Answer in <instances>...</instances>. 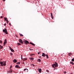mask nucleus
<instances>
[{
	"instance_id": "nucleus-4",
	"label": "nucleus",
	"mask_w": 74,
	"mask_h": 74,
	"mask_svg": "<svg viewBox=\"0 0 74 74\" xmlns=\"http://www.w3.org/2000/svg\"><path fill=\"white\" fill-rule=\"evenodd\" d=\"M24 42L25 44H29V41H27L26 40H25L24 41Z\"/></svg>"
},
{
	"instance_id": "nucleus-33",
	"label": "nucleus",
	"mask_w": 74,
	"mask_h": 74,
	"mask_svg": "<svg viewBox=\"0 0 74 74\" xmlns=\"http://www.w3.org/2000/svg\"><path fill=\"white\" fill-rule=\"evenodd\" d=\"M4 26H6V23H5L4 24Z\"/></svg>"
},
{
	"instance_id": "nucleus-14",
	"label": "nucleus",
	"mask_w": 74,
	"mask_h": 74,
	"mask_svg": "<svg viewBox=\"0 0 74 74\" xmlns=\"http://www.w3.org/2000/svg\"><path fill=\"white\" fill-rule=\"evenodd\" d=\"M3 48V46L1 45H0V49H2Z\"/></svg>"
},
{
	"instance_id": "nucleus-30",
	"label": "nucleus",
	"mask_w": 74,
	"mask_h": 74,
	"mask_svg": "<svg viewBox=\"0 0 74 74\" xmlns=\"http://www.w3.org/2000/svg\"><path fill=\"white\" fill-rule=\"evenodd\" d=\"M46 71L47 72V73H49V71H48V70H47Z\"/></svg>"
},
{
	"instance_id": "nucleus-21",
	"label": "nucleus",
	"mask_w": 74,
	"mask_h": 74,
	"mask_svg": "<svg viewBox=\"0 0 74 74\" xmlns=\"http://www.w3.org/2000/svg\"><path fill=\"white\" fill-rule=\"evenodd\" d=\"M38 62H41V60H40V59H38Z\"/></svg>"
},
{
	"instance_id": "nucleus-3",
	"label": "nucleus",
	"mask_w": 74,
	"mask_h": 74,
	"mask_svg": "<svg viewBox=\"0 0 74 74\" xmlns=\"http://www.w3.org/2000/svg\"><path fill=\"white\" fill-rule=\"evenodd\" d=\"M3 32L4 33H5L6 34H8V32H7V29H5L3 30Z\"/></svg>"
},
{
	"instance_id": "nucleus-42",
	"label": "nucleus",
	"mask_w": 74,
	"mask_h": 74,
	"mask_svg": "<svg viewBox=\"0 0 74 74\" xmlns=\"http://www.w3.org/2000/svg\"><path fill=\"white\" fill-rule=\"evenodd\" d=\"M33 66H34V64H32Z\"/></svg>"
},
{
	"instance_id": "nucleus-22",
	"label": "nucleus",
	"mask_w": 74,
	"mask_h": 74,
	"mask_svg": "<svg viewBox=\"0 0 74 74\" xmlns=\"http://www.w3.org/2000/svg\"><path fill=\"white\" fill-rule=\"evenodd\" d=\"M30 59L31 60H34V58H30Z\"/></svg>"
},
{
	"instance_id": "nucleus-27",
	"label": "nucleus",
	"mask_w": 74,
	"mask_h": 74,
	"mask_svg": "<svg viewBox=\"0 0 74 74\" xmlns=\"http://www.w3.org/2000/svg\"><path fill=\"white\" fill-rule=\"evenodd\" d=\"M3 42L1 40H0V43H1V44H2Z\"/></svg>"
},
{
	"instance_id": "nucleus-2",
	"label": "nucleus",
	"mask_w": 74,
	"mask_h": 74,
	"mask_svg": "<svg viewBox=\"0 0 74 74\" xmlns=\"http://www.w3.org/2000/svg\"><path fill=\"white\" fill-rule=\"evenodd\" d=\"M3 63H3V62H1L0 64H1V66H5L6 65V62L4 61Z\"/></svg>"
},
{
	"instance_id": "nucleus-5",
	"label": "nucleus",
	"mask_w": 74,
	"mask_h": 74,
	"mask_svg": "<svg viewBox=\"0 0 74 74\" xmlns=\"http://www.w3.org/2000/svg\"><path fill=\"white\" fill-rule=\"evenodd\" d=\"M19 42L21 43V44H23V41L21 39H20L19 40Z\"/></svg>"
},
{
	"instance_id": "nucleus-31",
	"label": "nucleus",
	"mask_w": 74,
	"mask_h": 74,
	"mask_svg": "<svg viewBox=\"0 0 74 74\" xmlns=\"http://www.w3.org/2000/svg\"><path fill=\"white\" fill-rule=\"evenodd\" d=\"M64 74H66V72H64Z\"/></svg>"
},
{
	"instance_id": "nucleus-29",
	"label": "nucleus",
	"mask_w": 74,
	"mask_h": 74,
	"mask_svg": "<svg viewBox=\"0 0 74 74\" xmlns=\"http://www.w3.org/2000/svg\"><path fill=\"white\" fill-rule=\"evenodd\" d=\"M10 55H12V53H10Z\"/></svg>"
},
{
	"instance_id": "nucleus-39",
	"label": "nucleus",
	"mask_w": 74,
	"mask_h": 74,
	"mask_svg": "<svg viewBox=\"0 0 74 74\" xmlns=\"http://www.w3.org/2000/svg\"><path fill=\"white\" fill-rule=\"evenodd\" d=\"M34 55V54H31V55L32 56H33V55Z\"/></svg>"
},
{
	"instance_id": "nucleus-28",
	"label": "nucleus",
	"mask_w": 74,
	"mask_h": 74,
	"mask_svg": "<svg viewBox=\"0 0 74 74\" xmlns=\"http://www.w3.org/2000/svg\"><path fill=\"white\" fill-rule=\"evenodd\" d=\"M46 57L47 58H48V55H46Z\"/></svg>"
},
{
	"instance_id": "nucleus-11",
	"label": "nucleus",
	"mask_w": 74,
	"mask_h": 74,
	"mask_svg": "<svg viewBox=\"0 0 74 74\" xmlns=\"http://www.w3.org/2000/svg\"><path fill=\"white\" fill-rule=\"evenodd\" d=\"M51 16L52 19H53V14L52 13H51Z\"/></svg>"
},
{
	"instance_id": "nucleus-43",
	"label": "nucleus",
	"mask_w": 74,
	"mask_h": 74,
	"mask_svg": "<svg viewBox=\"0 0 74 74\" xmlns=\"http://www.w3.org/2000/svg\"><path fill=\"white\" fill-rule=\"evenodd\" d=\"M22 58V55L21 56V58Z\"/></svg>"
},
{
	"instance_id": "nucleus-17",
	"label": "nucleus",
	"mask_w": 74,
	"mask_h": 74,
	"mask_svg": "<svg viewBox=\"0 0 74 74\" xmlns=\"http://www.w3.org/2000/svg\"><path fill=\"white\" fill-rule=\"evenodd\" d=\"M15 67L16 68H20V67H19V66L18 65H16Z\"/></svg>"
},
{
	"instance_id": "nucleus-6",
	"label": "nucleus",
	"mask_w": 74,
	"mask_h": 74,
	"mask_svg": "<svg viewBox=\"0 0 74 74\" xmlns=\"http://www.w3.org/2000/svg\"><path fill=\"white\" fill-rule=\"evenodd\" d=\"M6 44H7V40L5 39L4 40V45H5Z\"/></svg>"
},
{
	"instance_id": "nucleus-1",
	"label": "nucleus",
	"mask_w": 74,
	"mask_h": 74,
	"mask_svg": "<svg viewBox=\"0 0 74 74\" xmlns=\"http://www.w3.org/2000/svg\"><path fill=\"white\" fill-rule=\"evenodd\" d=\"M52 66L53 68H56V67H57L58 66V63L56 62L55 64L52 65Z\"/></svg>"
},
{
	"instance_id": "nucleus-20",
	"label": "nucleus",
	"mask_w": 74,
	"mask_h": 74,
	"mask_svg": "<svg viewBox=\"0 0 74 74\" xmlns=\"http://www.w3.org/2000/svg\"><path fill=\"white\" fill-rule=\"evenodd\" d=\"M70 63L71 64H72L73 65H74V63H73V62H70Z\"/></svg>"
},
{
	"instance_id": "nucleus-32",
	"label": "nucleus",
	"mask_w": 74,
	"mask_h": 74,
	"mask_svg": "<svg viewBox=\"0 0 74 74\" xmlns=\"http://www.w3.org/2000/svg\"><path fill=\"white\" fill-rule=\"evenodd\" d=\"M9 25H10V26H11V23H9Z\"/></svg>"
},
{
	"instance_id": "nucleus-10",
	"label": "nucleus",
	"mask_w": 74,
	"mask_h": 74,
	"mask_svg": "<svg viewBox=\"0 0 74 74\" xmlns=\"http://www.w3.org/2000/svg\"><path fill=\"white\" fill-rule=\"evenodd\" d=\"M29 44H31L32 45H33L34 46H35V45L33 43L30 42L29 43Z\"/></svg>"
},
{
	"instance_id": "nucleus-45",
	"label": "nucleus",
	"mask_w": 74,
	"mask_h": 74,
	"mask_svg": "<svg viewBox=\"0 0 74 74\" xmlns=\"http://www.w3.org/2000/svg\"><path fill=\"white\" fill-rule=\"evenodd\" d=\"M55 69H56V68L54 69V70H55Z\"/></svg>"
},
{
	"instance_id": "nucleus-35",
	"label": "nucleus",
	"mask_w": 74,
	"mask_h": 74,
	"mask_svg": "<svg viewBox=\"0 0 74 74\" xmlns=\"http://www.w3.org/2000/svg\"><path fill=\"white\" fill-rule=\"evenodd\" d=\"M12 67V66H10V69H11Z\"/></svg>"
},
{
	"instance_id": "nucleus-24",
	"label": "nucleus",
	"mask_w": 74,
	"mask_h": 74,
	"mask_svg": "<svg viewBox=\"0 0 74 74\" xmlns=\"http://www.w3.org/2000/svg\"><path fill=\"white\" fill-rule=\"evenodd\" d=\"M71 61L74 62V58L72 59Z\"/></svg>"
},
{
	"instance_id": "nucleus-41",
	"label": "nucleus",
	"mask_w": 74,
	"mask_h": 74,
	"mask_svg": "<svg viewBox=\"0 0 74 74\" xmlns=\"http://www.w3.org/2000/svg\"><path fill=\"white\" fill-rule=\"evenodd\" d=\"M3 1H5V0H3Z\"/></svg>"
},
{
	"instance_id": "nucleus-9",
	"label": "nucleus",
	"mask_w": 74,
	"mask_h": 74,
	"mask_svg": "<svg viewBox=\"0 0 74 74\" xmlns=\"http://www.w3.org/2000/svg\"><path fill=\"white\" fill-rule=\"evenodd\" d=\"M27 60V58H24L23 59V60L24 61Z\"/></svg>"
},
{
	"instance_id": "nucleus-26",
	"label": "nucleus",
	"mask_w": 74,
	"mask_h": 74,
	"mask_svg": "<svg viewBox=\"0 0 74 74\" xmlns=\"http://www.w3.org/2000/svg\"><path fill=\"white\" fill-rule=\"evenodd\" d=\"M17 64H20V62H18L17 63Z\"/></svg>"
},
{
	"instance_id": "nucleus-7",
	"label": "nucleus",
	"mask_w": 74,
	"mask_h": 74,
	"mask_svg": "<svg viewBox=\"0 0 74 74\" xmlns=\"http://www.w3.org/2000/svg\"><path fill=\"white\" fill-rule=\"evenodd\" d=\"M10 49L11 51H12V52H14V50L12 49L11 47H10Z\"/></svg>"
},
{
	"instance_id": "nucleus-36",
	"label": "nucleus",
	"mask_w": 74,
	"mask_h": 74,
	"mask_svg": "<svg viewBox=\"0 0 74 74\" xmlns=\"http://www.w3.org/2000/svg\"><path fill=\"white\" fill-rule=\"evenodd\" d=\"M7 23H8L9 22V21H7Z\"/></svg>"
},
{
	"instance_id": "nucleus-19",
	"label": "nucleus",
	"mask_w": 74,
	"mask_h": 74,
	"mask_svg": "<svg viewBox=\"0 0 74 74\" xmlns=\"http://www.w3.org/2000/svg\"><path fill=\"white\" fill-rule=\"evenodd\" d=\"M12 69H10V73H12Z\"/></svg>"
},
{
	"instance_id": "nucleus-13",
	"label": "nucleus",
	"mask_w": 74,
	"mask_h": 74,
	"mask_svg": "<svg viewBox=\"0 0 74 74\" xmlns=\"http://www.w3.org/2000/svg\"><path fill=\"white\" fill-rule=\"evenodd\" d=\"M17 62V60H16L15 59L13 60V62H14V63H16Z\"/></svg>"
},
{
	"instance_id": "nucleus-25",
	"label": "nucleus",
	"mask_w": 74,
	"mask_h": 74,
	"mask_svg": "<svg viewBox=\"0 0 74 74\" xmlns=\"http://www.w3.org/2000/svg\"><path fill=\"white\" fill-rule=\"evenodd\" d=\"M20 36H21L22 37H23V35L22 34H20Z\"/></svg>"
},
{
	"instance_id": "nucleus-37",
	"label": "nucleus",
	"mask_w": 74,
	"mask_h": 74,
	"mask_svg": "<svg viewBox=\"0 0 74 74\" xmlns=\"http://www.w3.org/2000/svg\"><path fill=\"white\" fill-rule=\"evenodd\" d=\"M3 16H1V18H3Z\"/></svg>"
},
{
	"instance_id": "nucleus-23",
	"label": "nucleus",
	"mask_w": 74,
	"mask_h": 74,
	"mask_svg": "<svg viewBox=\"0 0 74 74\" xmlns=\"http://www.w3.org/2000/svg\"><path fill=\"white\" fill-rule=\"evenodd\" d=\"M17 44H18V45H21V43H18Z\"/></svg>"
},
{
	"instance_id": "nucleus-34",
	"label": "nucleus",
	"mask_w": 74,
	"mask_h": 74,
	"mask_svg": "<svg viewBox=\"0 0 74 74\" xmlns=\"http://www.w3.org/2000/svg\"><path fill=\"white\" fill-rule=\"evenodd\" d=\"M10 73V71H8V73Z\"/></svg>"
},
{
	"instance_id": "nucleus-8",
	"label": "nucleus",
	"mask_w": 74,
	"mask_h": 74,
	"mask_svg": "<svg viewBox=\"0 0 74 74\" xmlns=\"http://www.w3.org/2000/svg\"><path fill=\"white\" fill-rule=\"evenodd\" d=\"M42 56H43V57H45V54L44 53H42Z\"/></svg>"
},
{
	"instance_id": "nucleus-40",
	"label": "nucleus",
	"mask_w": 74,
	"mask_h": 74,
	"mask_svg": "<svg viewBox=\"0 0 74 74\" xmlns=\"http://www.w3.org/2000/svg\"><path fill=\"white\" fill-rule=\"evenodd\" d=\"M38 54H40V52L38 53Z\"/></svg>"
},
{
	"instance_id": "nucleus-44",
	"label": "nucleus",
	"mask_w": 74,
	"mask_h": 74,
	"mask_svg": "<svg viewBox=\"0 0 74 74\" xmlns=\"http://www.w3.org/2000/svg\"><path fill=\"white\" fill-rule=\"evenodd\" d=\"M21 59H22V60H23V58H21Z\"/></svg>"
},
{
	"instance_id": "nucleus-18",
	"label": "nucleus",
	"mask_w": 74,
	"mask_h": 74,
	"mask_svg": "<svg viewBox=\"0 0 74 74\" xmlns=\"http://www.w3.org/2000/svg\"><path fill=\"white\" fill-rule=\"evenodd\" d=\"M5 21H6L7 22L8 21V19H7V17H6V18H5Z\"/></svg>"
},
{
	"instance_id": "nucleus-12",
	"label": "nucleus",
	"mask_w": 74,
	"mask_h": 74,
	"mask_svg": "<svg viewBox=\"0 0 74 74\" xmlns=\"http://www.w3.org/2000/svg\"><path fill=\"white\" fill-rule=\"evenodd\" d=\"M24 71L25 72H27V71H28V70L27 69H24Z\"/></svg>"
},
{
	"instance_id": "nucleus-16",
	"label": "nucleus",
	"mask_w": 74,
	"mask_h": 74,
	"mask_svg": "<svg viewBox=\"0 0 74 74\" xmlns=\"http://www.w3.org/2000/svg\"><path fill=\"white\" fill-rule=\"evenodd\" d=\"M38 71L40 73H41V69H39Z\"/></svg>"
},
{
	"instance_id": "nucleus-15",
	"label": "nucleus",
	"mask_w": 74,
	"mask_h": 74,
	"mask_svg": "<svg viewBox=\"0 0 74 74\" xmlns=\"http://www.w3.org/2000/svg\"><path fill=\"white\" fill-rule=\"evenodd\" d=\"M72 54L71 53H69V56H71V55Z\"/></svg>"
},
{
	"instance_id": "nucleus-38",
	"label": "nucleus",
	"mask_w": 74,
	"mask_h": 74,
	"mask_svg": "<svg viewBox=\"0 0 74 74\" xmlns=\"http://www.w3.org/2000/svg\"><path fill=\"white\" fill-rule=\"evenodd\" d=\"M29 50H30V51H33V49H29Z\"/></svg>"
}]
</instances>
